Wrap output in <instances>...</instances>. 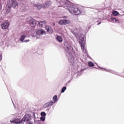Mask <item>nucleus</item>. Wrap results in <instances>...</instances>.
I'll return each instance as SVG.
<instances>
[{
  "label": "nucleus",
  "instance_id": "f257e3e1",
  "mask_svg": "<svg viewBox=\"0 0 124 124\" xmlns=\"http://www.w3.org/2000/svg\"><path fill=\"white\" fill-rule=\"evenodd\" d=\"M64 50L71 64L73 66H77V63L74 62V58H73V56L75 55V51L73 50V47L71 46H65Z\"/></svg>",
  "mask_w": 124,
  "mask_h": 124
},
{
  "label": "nucleus",
  "instance_id": "1a4fd4ad",
  "mask_svg": "<svg viewBox=\"0 0 124 124\" xmlns=\"http://www.w3.org/2000/svg\"><path fill=\"white\" fill-rule=\"evenodd\" d=\"M58 24L61 25V26H63V25H68L69 24H70V21L67 19H62L59 21Z\"/></svg>",
  "mask_w": 124,
  "mask_h": 124
},
{
  "label": "nucleus",
  "instance_id": "9b49d317",
  "mask_svg": "<svg viewBox=\"0 0 124 124\" xmlns=\"http://www.w3.org/2000/svg\"><path fill=\"white\" fill-rule=\"evenodd\" d=\"M1 27L2 30H6V29H8V27H9V23L5 22L3 23H2Z\"/></svg>",
  "mask_w": 124,
  "mask_h": 124
},
{
  "label": "nucleus",
  "instance_id": "39448f33",
  "mask_svg": "<svg viewBox=\"0 0 124 124\" xmlns=\"http://www.w3.org/2000/svg\"><path fill=\"white\" fill-rule=\"evenodd\" d=\"M43 34H45V31H44L43 29H39L36 30L33 33L32 36L36 37L37 39L40 38L41 36L43 35Z\"/></svg>",
  "mask_w": 124,
  "mask_h": 124
},
{
  "label": "nucleus",
  "instance_id": "f3484780",
  "mask_svg": "<svg viewBox=\"0 0 124 124\" xmlns=\"http://www.w3.org/2000/svg\"><path fill=\"white\" fill-rule=\"evenodd\" d=\"M39 27L42 28L44 27V26L46 25V22L45 21H41L38 23Z\"/></svg>",
  "mask_w": 124,
  "mask_h": 124
},
{
  "label": "nucleus",
  "instance_id": "7ed1b4c3",
  "mask_svg": "<svg viewBox=\"0 0 124 124\" xmlns=\"http://www.w3.org/2000/svg\"><path fill=\"white\" fill-rule=\"evenodd\" d=\"M64 8L68 10L69 12L71 14H73V15H79L81 13V11L77 7L74 6V5L68 4L67 2L64 3Z\"/></svg>",
  "mask_w": 124,
  "mask_h": 124
},
{
  "label": "nucleus",
  "instance_id": "6ab92c4d",
  "mask_svg": "<svg viewBox=\"0 0 124 124\" xmlns=\"http://www.w3.org/2000/svg\"><path fill=\"white\" fill-rule=\"evenodd\" d=\"M14 117H15V115H14V114H12L9 117V119H10L11 120H10L11 123H12V122H11V121H14V120H15V119H18V118H14Z\"/></svg>",
  "mask_w": 124,
  "mask_h": 124
},
{
  "label": "nucleus",
  "instance_id": "cd10ccee",
  "mask_svg": "<svg viewBox=\"0 0 124 124\" xmlns=\"http://www.w3.org/2000/svg\"><path fill=\"white\" fill-rule=\"evenodd\" d=\"M100 24H101V22H100V23H98V24H97V25H100Z\"/></svg>",
  "mask_w": 124,
  "mask_h": 124
},
{
  "label": "nucleus",
  "instance_id": "ddd939ff",
  "mask_svg": "<svg viewBox=\"0 0 124 124\" xmlns=\"http://www.w3.org/2000/svg\"><path fill=\"white\" fill-rule=\"evenodd\" d=\"M10 10H11V7L9 6L8 5H6V9H5L4 11V13L5 14H8V13H9V12H10Z\"/></svg>",
  "mask_w": 124,
  "mask_h": 124
},
{
  "label": "nucleus",
  "instance_id": "dca6fc26",
  "mask_svg": "<svg viewBox=\"0 0 124 124\" xmlns=\"http://www.w3.org/2000/svg\"><path fill=\"white\" fill-rule=\"evenodd\" d=\"M52 99H53V101H52L53 103L54 104H55V103H56V102H58V96L54 95Z\"/></svg>",
  "mask_w": 124,
  "mask_h": 124
},
{
  "label": "nucleus",
  "instance_id": "20e7f679",
  "mask_svg": "<svg viewBox=\"0 0 124 124\" xmlns=\"http://www.w3.org/2000/svg\"><path fill=\"white\" fill-rule=\"evenodd\" d=\"M79 43H81V48L84 53L87 54V49L85 48V44L86 43V37L82 35L79 37Z\"/></svg>",
  "mask_w": 124,
  "mask_h": 124
},
{
  "label": "nucleus",
  "instance_id": "6e6552de",
  "mask_svg": "<svg viewBox=\"0 0 124 124\" xmlns=\"http://www.w3.org/2000/svg\"><path fill=\"white\" fill-rule=\"evenodd\" d=\"M27 22L31 27H35L36 25V21L31 17H29L27 19Z\"/></svg>",
  "mask_w": 124,
  "mask_h": 124
},
{
  "label": "nucleus",
  "instance_id": "393cba45",
  "mask_svg": "<svg viewBox=\"0 0 124 124\" xmlns=\"http://www.w3.org/2000/svg\"><path fill=\"white\" fill-rule=\"evenodd\" d=\"M45 119H46L45 116H42V117L40 118L41 121H42L43 122H44V121H45Z\"/></svg>",
  "mask_w": 124,
  "mask_h": 124
},
{
  "label": "nucleus",
  "instance_id": "4be33fe9",
  "mask_svg": "<svg viewBox=\"0 0 124 124\" xmlns=\"http://www.w3.org/2000/svg\"><path fill=\"white\" fill-rule=\"evenodd\" d=\"M88 65H89V66H90L91 67H93V66H94V64L91 61L88 62Z\"/></svg>",
  "mask_w": 124,
  "mask_h": 124
},
{
  "label": "nucleus",
  "instance_id": "2eb2a0df",
  "mask_svg": "<svg viewBox=\"0 0 124 124\" xmlns=\"http://www.w3.org/2000/svg\"><path fill=\"white\" fill-rule=\"evenodd\" d=\"M46 30L47 32H49V33H53V29H52V27H51V26H46Z\"/></svg>",
  "mask_w": 124,
  "mask_h": 124
},
{
  "label": "nucleus",
  "instance_id": "a878e982",
  "mask_svg": "<svg viewBox=\"0 0 124 124\" xmlns=\"http://www.w3.org/2000/svg\"><path fill=\"white\" fill-rule=\"evenodd\" d=\"M62 18L63 19H67L68 17H67V16H62Z\"/></svg>",
  "mask_w": 124,
  "mask_h": 124
},
{
  "label": "nucleus",
  "instance_id": "412c9836",
  "mask_svg": "<svg viewBox=\"0 0 124 124\" xmlns=\"http://www.w3.org/2000/svg\"><path fill=\"white\" fill-rule=\"evenodd\" d=\"M119 15L120 13L116 11H114L112 12V15H113V16H118Z\"/></svg>",
  "mask_w": 124,
  "mask_h": 124
},
{
  "label": "nucleus",
  "instance_id": "aec40b11",
  "mask_svg": "<svg viewBox=\"0 0 124 124\" xmlns=\"http://www.w3.org/2000/svg\"><path fill=\"white\" fill-rule=\"evenodd\" d=\"M56 39L58 42H62V37L61 36H57Z\"/></svg>",
  "mask_w": 124,
  "mask_h": 124
},
{
  "label": "nucleus",
  "instance_id": "5701e85b",
  "mask_svg": "<svg viewBox=\"0 0 124 124\" xmlns=\"http://www.w3.org/2000/svg\"><path fill=\"white\" fill-rule=\"evenodd\" d=\"M41 116L42 117H46V113H45V112L43 111L41 113Z\"/></svg>",
  "mask_w": 124,
  "mask_h": 124
},
{
  "label": "nucleus",
  "instance_id": "f03ea898",
  "mask_svg": "<svg viewBox=\"0 0 124 124\" xmlns=\"http://www.w3.org/2000/svg\"><path fill=\"white\" fill-rule=\"evenodd\" d=\"M12 124H32L31 122V114H26L22 120L20 118H15L13 121H11Z\"/></svg>",
  "mask_w": 124,
  "mask_h": 124
},
{
  "label": "nucleus",
  "instance_id": "f8f14e48",
  "mask_svg": "<svg viewBox=\"0 0 124 124\" xmlns=\"http://www.w3.org/2000/svg\"><path fill=\"white\" fill-rule=\"evenodd\" d=\"M52 105H54V104L53 103V101H51L44 104L43 106V108H47V107H50L52 106Z\"/></svg>",
  "mask_w": 124,
  "mask_h": 124
},
{
  "label": "nucleus",
  "instance_id": "9d476101",
  "mask_svg": "<svg viewBox=\"0 0 124 124\" xmlns=\"http://www.w3.org/2000/svg\"><path fill=\"white\" fill-rule=\"evenodd\" d=\"M27 36H28V33H27L21 36L20 40V42H22V43H23V42H25V43H27V42H30V40H25V39L26 38V37H27Z\"/></svg>",
  "mask_w": 124,
  "mask_h": 124
},
{
  "label": "nucleus",
  "instance_id": "b1692460",
  "mask_svg": "<svg viewBox=\"0 0 124 124\" xmlns=\"http://www.w3.org/2000/svg\"><path fill=\"white\" fill-rule=\"evenodd\" d=\"M66 90V87H63L61 90V93H63L64 92H65Z\"/></svg>",
  "mask_w": 124,
  "mask_h": 124
},
{
  "label": "nucleus",
  "instance_id": "423d86ee",
  "mask_svg": "<svg viewBox=\"0 0 124 124\" xmlns=\"http://www.w3.org/2000/svg\"><path fill=\"white\" fill-rule=\"evenodd\" d=\"M50 4H51V2L48 1V2L45 3L43 5L41 4H35L34 5V6L35 7H37L38 9H41V8H44L45 7H49V6H50Z\"/></svg>",
  "mask_w": 124,
  "mask_h": 124
},
{
  "label": "nucleus",
  "instance_id": "bb28decb",
  "mask_svg": "<svg viewBox=\"0 0 124 124\" xmlns=\"http://www.w3.org/2000/svg\"><path fill=\"white\" fill-rule=\"evenodd\" d=\"M2 59V56L1 55H0V62L1 61Z\"/></svg>",
  "mask_w": 124,
  "mask_h": 124
},
{
  "label": "nucleus",
  "instance_id": "0eeeda50",
  "mask_svg": "<svg viewBox=\"0 0 124 124\" xmlns=\"http://www.w3.org/2000/svg\"><path fill=\"white\" fill-rule=\"evenodd\" d=\"M7 4L11 7L15 8L16 6H18V2L16 0H7Z\"/></svg>",
  "mask_w": 124,
  "mask_h": 124
},
{
  "label": "nucleus",
  "instance_id": "4468645a",
  "mask_svg": "<svg viewBox=\"0 0 124 124\" xmlns=\"http://www.w3.org/2000/svg\"><path fill=\"white\" fill-rule=\"evenodd\" d=\"M110 22H111V23H114L115 24H120V21H119V19L115 17H111L110 18Z\"/></svg>",
  "mask_w": 124,
  "mask_h": 124
},
{
  "label": "nucleus",
  "instance_id": "a211bd4d",
  "mask_svg": "<svg viewBox=\"0 0 124 124\" xmlns=\"http://www.w3.org/2000/svg\"><path fill=\"white\" fill-rule=\"evenodd\" d=\"M99 67V69H104V70L107 71L108 72H111V73H114V74H116V73L115 71H112L111 70H107L106 69H104V68H101L100 67Z\"/></svg>",
  "mask_w": 124,
  "mask_h": 124
}]
</instances>
